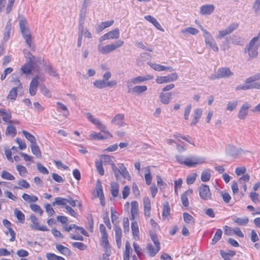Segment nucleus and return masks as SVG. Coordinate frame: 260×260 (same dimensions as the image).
<instances>
[{"instance_id":"nucleus-1","label":"nucleus","mask_w":260,"mask_h":260,"mask_svg":"<svg viewBox=\"0 0 260 260\" xmlns=\"http://www.w3.org/2000/svg\"><path fill=\"white\" fill-rule=\"evenodd\" d=\"M86 116L89 121L95 125L99 129L101 132H104L105 134V136H103L101 133L93 132L90 135L91 138L95 140H103L112 137V135L106 131V126L99 119L95 118L90 113H86Z\"/></svg>"},{"instance_id":"nucleus-2","label":"nucleus","mask_w":260,"mask_h":260,"mask_svg":"<svg viewBox=\"0 0 260 260\" xmlns=\"http://www.w3.org/2000/svg\"><path fill=\"white\" fill-rule=\"evenodd\" d=\"M177 161L188 167H195L197 165H201L205 162V158L203 157L190 155L187 156L177 155L176 156Z\"/></svg>"},{"instance_id":"nucleus-3","label":"nucleus","mask_w":260,"mask_h":260,"mask_svg":"<svg viewBox=\"0 0 260 260\" xmlns=\"http://www.w3.org/2000/svg\"><path fill=\"white\" fill-rule=\"evenodd\" d=\"M260 47V38H253L244 49V52L248 53L249 59L256 57L258 55V48Z\"/></svg>"},{"instance_id":"nucleus-4","label":"nucleus","mask_w":260,"mask_h":260,"mask_svg":"<svg viewBox=\"0 0 260 260\" xmlns=\"http://www.w3.org/2000/svg\"><path fill=\"white\" fill-rule=\"evenodd\" d=\"M20 29L23 35V37L29 48H31L32 46L31 36L29 30L27 27V22L25 18H21L19 21Z\"/></svg>"},{"instance_id":"nucleus-5","label":"nucleus","mask_w":260,"mask_h":260,"mask_svg":"<svg viewBox=\"0 0 260 260\" xmlns=\"http://www.w3.org/2000/svg\"><path fill=\"white\" fill-rule=\"evenodd\" d=\"M123 44L124 42L123 41L119 40L115 44H110L106 46H102L99 44L98 46V49L102 54H108L121 47Z\"/></svg>"},{"instance_id":"nucleus-6","label":"nucleus","mask_w":260,"mask_h":260,"mask_svg":"<svg viewBox=\"0 0 260 260\" xmlns=\"http://www.w3.org/2000/svg\"><path fill=\"white\" fill-rule=\"evenodd\" d=\"M259 80H260V73L247 78L245 80V84L237 86L236 90H246L252 89V82Z\"/></svg>"},{"instance_id":"nucleus-7","label":"nucleus","mask_w":260,"mask_h":260,"mask_svg":"<svg viewBox=\"0 0 260 260\" xmlns=\"http://www.w3.org/2000/svg\"><path fill=\"white\" fill-rule=\"evenodd\" d=\"M178 78L177 73L174 72L166 76H157L156 82L158 84H163L176 81Z\"/></svg>"},{"instance_id":"nucleus-8","label":"nucleus","mask_w":260,"mask_h":260,"mask_svg":"<svg viewBox=\"0 0 260 260\" xmlns=\"http://www.w3.org/2000/svg\"><path fill=\"white\" fill-rule=\"evenodd\" d=\"M233 75V73L231 71L229 68L224 67L219 68L213 79H220V78H228Z\"/></svg>"},{"instance_id":"nucleus-9","label":"nucleus","mask_w":260,"mask_h":260,"mask_svg":"<svg viewBox=\"0 0 260 260\" xmlns=\"http://www.w3.org/2000/svg\"><path fill=\"white\" fill-rule=\"evenodd\" d=\"M200 198L204 200H210L212 193L210 192L209 187L206 184H201L199 188Z\"/></svg>"},{"instance_id":"nucleus-10","label":"nucleus","mask_w":260,"mask_h":260,"mask_svg":"<svg viewBox=\"0 0 260 260\" xmlns=\"http://www.w3.org/2000/svg\"><path fill=\"white\" fill-rule=\"evenodd\" d=\"M85 16V14H81V19L79 25L78 35L81 36L82 37L83 36H84V37L89 39L92 37L91 34L87 28L84 27L83 24Z\"/></svg>"},{"instance_id":"nucleus-11","label":"nucleus","mask_w":260,"mask_h":260,"mask_svg":"<svg viewBox=\"0 0 260 260\" xmlns=\"http://www.w3.org/2000/svg\"><path fill=\"white\" fill-rule=\"evenodd\" d=\"M117 84L116 80H111L109 81H105L102 80H96L93 82V85L95 87L99 89H102L107 87H113Z\"/></svg>"},{"instance_id":"nucleus-12","label":"nucleus","mask_w":260,"mask_h":260,"mask_svg":"<svg viewBox=\"0 0 260 260\" xmlns=\"http://www.w3.org/2000/svg\"><path fill=\"white\" fill-rule=\"evenodd\" d=\"M143 205L145 217L148 219L150 216L151 210V201L148 197H145L143 199Z\"/></svg>"},{"instance_id":"nucleus-13","label":"nucleus","mask_w":260,"mask_h":260,"mask_svg":"<svg viewBox=\"0 0 260 260\" xmlns=\"http://www.w3.org/2000/svg\"><path fill=\"white\" fill-rule=\"evenodd\" d=\"M30 219L31 222L33 223L32 225H30V227L36 230H39L41 231H48L49 229L45 225L40 226L39 225V219L34 214L30 215Z\"/></svg>"},{"instance_id":"nucleus-14","label":"nucleus","mask_w":260,"mask_h":260,"mask_svg":"<svg viewBox=\"0 0 260 260\" xmlns=\"http://www.w3.org/2000/svg\"><path fill=\"white\" fill-rule=\"evenodd\" d=\"M250 105L247 102L243 103L239 108L238 113V117L241 120H244L246 118L248 114Z\"/></svg>"},{"instance_id":"nucleus-15","label":"nucleus","mask_w":260,"mask_h":260,"mask_svg":"<svg viewBox=\"0 0 260 260\" xmlns=\"http://www.w3.org/2000/svg\"><path fill=\"white\" fill-rule=\"evenodd\" d=\"M204 37L205 38L206 45L207 46H209V47L214 51L218 52V47H217L214 38L212 37L210 33H209L207 35L204 36Z\"/></svg>"},{"instance_id":"nucleus-16","label":"nucleus","mask_w":260,"mask_h":260,"mask_svg":"<svg viewBox=\"0 0 260 260\" xmlns=\"http://www.w3.org/2000/svg\"><path fill=\"white\" fill-rule=\"evenodd\" d=\"M131 217L132 220H135V219L139 217V204L137 201H134L131 203Z\"/></svg>"},{"instance_id":"nucleus-17","label":"nucleus","mask_w":260,"mask_h":260,"mask_svg":"<svg viewBox=\"0 0 260 260\" xmlns=\"http://www.w3.org/2000/svg\"><path fill=\"white\" fill-rule=\"evenodd\" d=\"M39 77L38 75H37L32 79L30 83L29 92L31 96L35 95L37 93L39 85Z\"/></svg>"},{"instance_id":"nucleus-18","label":"nucleus","mask_w":260,"mask_h":260,"mask_svg":"<svg viewBox=\"0 0 260 260\" xmlns=\"http://www.w3.org/2000/svg\"><path fill=\"white\" fill-rule=\"evenodd\" d=\"M124 115L123 114H117L112 119L111 123L119 127L124 126L125 123L124 122Z\"/></svg>"},{"instance_id":"nucleus-19","label":"nucleus","mask_w":260,"mask_h":260,"mask_svg":"<svg viewBox=\"0 0 260 260\" xmlns=\"http://www.w3.org/2000/svg\"><path fill=\"white\" fill-rule=\"evenodd\" d=\"M225 151L227 155L232 157H236L240 153L241 149L237 148L233 145H229L226 146Z\"/></svg>"},{"instance_id":"nucleus-20","label":"nucleus","mask_w":260,"mask_h":260,"mask_svg":"<svg viewBox=\"0 0 260 260\" xmlns=\"http://www.w3.org/2000/svg\"><path fill=\"white\" fill-rule=\"evenodd\" d=\"M22 89H18V88L13 87L9 91L7 99L13 103L16 99L18 95V92L21 91Z\"/></svg>"},{"instance_id":"nucleus-21","label":"nucleus","mask_w":260,"mask_h":260,"mask_svg":"<svg viewBox=\"0 0 260 260\" xmlns=\"http://www.w3.org/2000/svg\"><path fill=\"white\" fill-rule=\"evenodd\" d=\"M215 9L213 5H205L201 7L200 13L202 15H210Z\"/></svg>"},{"instance_id":"nucleus-22","label":"nucleus","mask_w":260,"mask_h":260,"mask_svg":"<svg viewBox=\"0 0 260 260\" xmlns=\"http://www.w3.org/2000/svg\"><path fill=\"white\" fill-rule=\"evenodd\" d=\"M172 98V93H165L161 92L159 94L160 101L164 104L167 105L170 103Z\"/></svg>"},{"instance_id":"nucleus-23","label":"nucleus","mask_w":260,"mask_h":260,"mask_svg":"<svg viewBox=\"0 0 260 260\" xmlns=\"http://www.w3.org/2000/svg\"><path fill=\"white\" fill-rule=\"evenodd\" d=\"M144 82L143 77L139 76L131 79L127 82V86L128 88V92H130L131 87L134 84H137Z\"/></svg>"},{"instance_id":"nucleus-24","label":"nucleus","mask_w":260,"mask_h":260,"mask_svg":"<svg viewBox=\"0 0 260 260\" xmlns=\"http://www.w3.org/2000/svg\"><path fill=\"white\" fill-rule=\"evenodd\" d=\"M232 220L237 225L240 226L245 225L249 222V218L247 217H238L236 216L232 217Z\"/></svg>"},{"instance_id":"nucleus-25","label":"nucleus","mask_w":260,"mask_h":260,"mask_svg":"<svg viewBox=\"0 0 260 260\" xmlns=\"http://www.w3.org/2000/svg\"><path fill=\"white\" fill-rule=\"evenodd\" d=\"M12 20L9 19L7 22L6 27L4 33V40L7 41L9 39L10 35L12 32Z\"/></svg>"},{"instance_id":"nucleus-26","label":"nucleus","mask_w":260,"mask_h":260,"mask_svg":"<svg viewBox=\"0 0 260 260\" xmlns=\"http://www.w3.org/2000/svg\"><path fill=\"white\" fill-rule=\"evenodd\" d=\"M144 18L149 22L152 23L153 25L158 30L164 31V30L157 21V20L153 17L150 15H147L144 16Z\"/></svg>"},{"instance_id":"nucleus-27","label":"nucleus","mask_w":260,"mask_h":260,"mask_svg":"<svg viewBox=\"0 0 260 260\" xmlns=\"http://www.w3.org/2000/svg\"><path fill=\"white\" fill-rule=\"evenodd\" d=\"M202 112V110L200 108H197L194 110L193 119L190 123V125H194L198 123L201 117Z\"/></svg>"},{"instance_id":"nucleus-28","label":"nucleus","mask_w":260,"mask_h":260,"mask_svg":"<svg viewBox=\"0 0 260 260\" xmlns=\"http://www.w3.org/2000/svg\"><path fill=\"white\" fill-rule=\"evenodd\" d=\"M17 183L18 185V186H13V189H27L28 188L30 187L29 183L26 181V180L20 179H19L17 181Z\"/></svg>"},{"instance_id":"nucleus-29","label":"nucleus","mask_w":260,"mask_h":260,"mask_svg":"<svg viewBox=\"0 0 260 260\" xmlns=\"http://www.w3.org/2000/svg\"><path fill=\"white\" fill-rule=\"evenodd\" d=\"M147 249L149 255L154 256L159 250L160 246H155V245L153 246L151 244L148 243Z\"/></svg>"},{"instance_id":"nucleus-30","label":"nucleus","mask_w":260,"mask_h":260,"mask_svg":"<svg viewBox=\"0 0 260 260\" xmlns=\"http://www.w3.org/2000/svg\"><path fill=\"white\" fill-rule=\"evenodd\" d=\"M11 82L14 83L15 88L22 89L23 87L18 77L15 74H12L11 75Z\"/></svg>"},{"instance_id":"nucleus-31","label":"nucleus","mask_w":260,"mask_h":260,"mask_svg":"<svg viewBox=\"0 0 260 260\" xmlns=\"http://www.w3.org/2000/svg\"><path fill=\"white\" fill-rule=\"evenodd\" d=\"M131 228L133 237L135 239H137L139 238V230L138 224L137 221H134L131 223Z\"/></svg>"},{"instance_id":"nucleus-32","label":"nucleus","mask_w":260,"mask_h":260,"mask_svg":"<svg viewBox=\"0 0 260 260\" xmlns=\"http://www.w3.org/2000/svg\"><path fill=\"white\" fill-rule=\"evenodd\" d=\"M132 252V249L129 242L126 241L125 246V251L123 254V260H129V255Z\"/></svg>"},{"instance_id":"nucleus-33","label":"nucleus","mask_w":260,"mask_h":260,"mask_svg":"<svg viewBox=\"0 0 260 260\" xmlns=\"http://www.w3.org/2000/svg\"><path fill=\"white\" fill-rule=\"evenodd\" d=\"M224 229L225 230V234H229L228 231H233V233L237 235L239 237H243L244 234L242 233L241 231L239 228H236L232 229L227 225L224 226Z\"/></svg>"},{"instance_id":"nucleus-34","label":"nucleus","mask_w":260,"mask_h":260,"mask_svg":"<svg viewBox=\"0 0 260 260\" xmlns=\"http://www.w3.org/2000/svg\"><path fill=\"white\" fill-rule=\"evenodd\" d=\"M56 248L62 254L65 255H70L71 254V250L68 248L61 244H57L56 245Z\"/></svg>"},{"instance_id":"nucleus-35","label":"nucleus","mask_w":260,"mask_h":260,"mask_svg":"<svg viewBox=\"0 0 260 260\" xmlns=\"http://www.w3.org/2000/svg\"><path fill=\"white\" fill-rule=\"evenodd\" d=\"M120 175L122 176L124 179H127V180H131V177L126 168L122 164H120Z\"/></svg>"},{"instance_id":"nucleus-36","label":"nucleus","mask_w":260,"mask_h":260,"mask_svg":"<svg viewBox=\"0 0 260 260\" xmlns=\"http://www.w3.org/2000/svg\"><path fill=\"white\" fill-rule=\"evenodd\" d=\"M57 110L58 112H62V111H64L65 112L63 113V115L66 117H68L69 114V111L66 105H64L63 104L61 103V102H57Z\"/></svg>"},{"instance_id":"nucleus-37","label":"nucleus","mask_w":260,"mask_h":260,"mask_svg":"<svg viewBox=\"0 0 260 260\" xmlns=\"http://www.w3.org/2000/svg\"><path fill=\"white\" fill-rule=\"evenodd\" d=\"M119 185L116 182H112L111 184V192L114 197H117L119 194Z\"/></svg>"},{"instance_id":"nucleus-38","label":"nucleus","mask_w":260,"mask_h":260,"mask_svg":"<svg viewBox=\"0 0 260 260\" xmlns=\"http://www.w3.org/2000/svg\"><path fill=\"white\" fill-rule=\"evenodd\" d=\"M30 148L34 155H36L38 157H41V151L37 143L31 144Z\"/></svg>"},{"instance_id":"nucleus-39","label":"nucleus","mask_w":260,"mask_h":260,"mask_svg":"<svg viewBox=\"0 0 260 260\" xmlns=\"http://www.w3.org/2000/svg\"><path fill=\"white\" fill-rule=\"evenodd\" d=\"M211 174L209 169H206L202 172L201 179L203 182H207L210 180Z\"/></svg>"},{"instance_id":"nucleus-40","label":"nucleus","mask_w":260,"mask_h":260,"mask_svg":"<svg viewBox=\"0 0 260 260\" xmlns=\"http://www.w3.org/2000/svg\"><path fill=\"white\" fill-rule=\"evenodd\" d=\"M22 199L28 203L36 202L38 200L37 196L34 195H29L26 193H23L22 196Z\"/></svg>"},{"instance_id":"nucleus-41","label":"nucleus","mask_w":260,"mask_h":260,"mask_svg":"<svg viewBox=\"0 0 260 260\" xmlns=\"http://www.w3.org/2000/svg\"><path fill=\"white\" fill-rule=\"evenodd\" d=\"M32 69V62L27 61L21 67V70L24 74H29Z\"/></svg>"},{"instance_id":"nucleus-42","label":"nucleus","mask_w":260,"mask_h":260,"mask_svg":"<svg viewBox=\"0 0 260 260\" xmlns=\"http://www.w3.org/2000/svg\"><path fill=\"white\" fill-rule=\"evenodd\" d=\"M145 179L147 185H150L152 182V176L149 167H147L145 169Z\"/></svg>"},{"instance_id":"nucleus-43","label":"nucleus","mask_w":260,"mask_h":260,"mask_svg":"<svg viewBox=\"0 0 260 260\" xmlns=\"http://www.w3.org/2000/svg\"><path fill=\"white\" fill-rule=\"evenodd\" d=\"M238 101H229L226 105V110L230 112H232L235 110L238 106Z\"/></svg>"},{"instance_id":"nucleus-44","label":"nucleus","mask_w":260,"mask_h":260,"mask_svg":"<svg viewBox=\"0 0 260 260\" xmlns=\"http://www.w3.org/2000/svg\"><path fill=\"white\" fill-rule=\"evenodd\" d=\"M135 93H141L147 90V87L146 85H137L134 87H131V90Z\"/></svg>"},{"instance_id":"nucleus-45","label":"nucleus","mask_w":260,"mask_h":260,"mask_svg":"<svg viewBox=\"0 0 260 260\" xmlns=\"http://www.w3.org/2000/svg\"><path fill=\"white\" fill-rule=\"evenodd\" d=\"M68 203L67 199L62 198L61 197H57L54 199V201L52 203V205H55L65 206Z\"/></svg>"},{"instance_id":"nucleus-46","label":"nucleus","mask_w":260,"mask_h":260,"mask_svg":"<svg viewBox=\"0 0 260 260\" xmlns=\"http://www.w3.org/2000/svg\"><path fill=\"white\" fill-rule=\"evenodd\" d=\"M110 40L118 39L119 37L120 31L118 28H115L107 32Z\"/></svg>"},{"instance_id":"nucleus-47","label":"nucleus","mask_w":260,"mask_h":260,"mask_svg":"<svg viewBox=\"0 0 260 260\" xmlns=\"http://www.w3.org/2000/svg\"><path fill=\"white\" fill-rule=\"evenodd\" d=\"M112 169L114 174L115 178L118 180L120 178V164L118 165V167H116L114 162L112 163Z\"/></svg>"},{"instance_id":"nucleus-48","label":"nucleus","mask_w":260,"mask_h":260,"mask_svg":"<svg viewBox=\"0 0 260 260\" xmlns=\"http://www.w3.org/2000/svg\"><path fill=\"white\" fill-rule=\"evenodd\" d=\"M22 133L25 137L31 143V144L37 143V140L32 135L25 131H22Z\"/></svg>"},{"instance_id":"nucleus-49","label":"nucleus","mask_w":260,"mask_h":260,"mask_svg":"<svg viewBox=\"0 0 260 260\" xmlns=\"http://www.w3.org/2000/svg\"><path fill=\"white\" fill-rule=\"evenodd\" d=\"M113 158V157L111 156L103 155L101 156V160L100 161L102 162V164H109L112 166V163L114 162L112 160Z\"/></svg>"},{"instance_id":"nucleus-50","label":"nucleus","mask_w":260,"mask_h":260,"mask_svg":"<svg viewBox=\"0 0 260 260\" xmlns=\"http://www.w3.org/2000/svg\"><path fill=\"white\" fill-rule=\"evenodd\" d=\"M16 169L20 176L24 177L26 176L27 170L25 167L18 165L16 166Z\"/></svg>"},{"instance_id":"nucleus-51","label":"nucleus","mask_w":260,"mask_h":260,"mask_svg":"<svg viewBox=\"0 0 260 260\" xmlns=\"http://www.w3.org/2000/svg\"><path fill=\"white\" fill-rule=\"evenodd\" d=\"M181 32L183 34L188 33L192 35H194L199 32V30L194 27H188L182 29Z\"/></svg>"},{"instance_id":"nucleus-52","label":"nucleus","mask_w":260,"mask_h":260,"mask_svg":"<svg viewBox=\"0 0 260 260\" xmlns=\"http://www.w3.org/2000/svg\"><path fill=\"white\" fill-rule=\"evenodd\" d=\"M222 234V231L221 229H218L215 233V234L212 239V244H215L217 241H218L221 237Z\"/></svg>"},{"instance_id":"nucleus-53","label":"nucleus","mask_w":260,"mask_h":260,"mask_svg":"<svg viewBox=\"0 0 260 260\" xmlns=\"http://www.w3.org/2000/svg\"><path fill=\"white\" fill-rule=\"evenodd\" d=\"M1 177L3 179L12 181L15 179V177L6 171H3L1 173Z\"/></svg>"},{"instance_id":"nucleus-54","label":"nucleus","mask_w":260,"mask_h":260,"mask_svg":"<svg viewBox=\"0 0 260 260\" xmlns=\"http://www.w3.org/2000/svg\"><path fill=\"white\" fill-rule=\"evenodd\" d=\"M170 208L168 202L164 203L163 206V211L162 216L164 218H167L170 214Z\"/></svg>"},{"instance_id":"nucleus-55","label":"nucleus","mask_w":260,"mask_h":260,"mask_svg":"<svg viewBox=\"0 0 260 260\" xmlns=\"http://www.w3.org/2000/svg\"><path fill=\"white\" fill-rule=\"evenodd\" d=\"M15 215L16 216L18 220L21 223L24 222L25 220V216L24 214L20 211L15 209L14 210Z\"/></svg>"},{"instance_id":"nucleus-56","label":"nucleus","mask_w":260,"mask_h":260,"mask_svg":"<svg viewBox=\"0 0 260 260\" xmlns=\"http://www.w3.org/2000/svg\"><path fill=\"white\" fill-rule=\"evenodd\" d=\"M6 135H10L14 137L16 134V130L15 127L12 125H8L6 129Z\"/></svg>"},{"instance_id":"nucleus-57","label":"nucleus","mask_w":260,"mask_h":260,"mask_svg":"<svg viewBox=\"0 0 260 260\" xmlns=\"http://www.w3.org/2000/svg\"><path fill=\"white\" fill-rule=\"evenodd\" d=\"M183 217L184 221L187 223L194 222V218L187 213H184L183 214Z\"/></svg>"},{"instance_id":"nucleus-58","label":"nucleus","mask_w":260,"mask_h":260,"mask_svg":"<svg viewBox=\"0 0 260 260\" xmlns=\"http://www.w3.org/2000/svg\"><path fill=\"white\" fill-rule=\"evenodd\" d=\"M250 176L248 174H244L243 176L239 178V183L241 185L246 184V183L249 181Z\"/></svg>"},{"instance_id":"nucleus-59","label":"nucleus","mask_w":260,"mask_h":260,"mask_svg":"<svg viewBox=\"0 0 260 260\" xmlns=\"http://www.w3.org/2000/svg\"><path fill=\"white\" fill-rule=\"evenodd\" d=\"M30 208L34 212L38 213L40 215H42L43 212L40 206L37 204H31Z\"/></svg>"},{"instance_id":"nucleus-60","label":"nucleus","mask_w":260,"mask_h":260,"mask_svg":"<svg viewBox=\"0 0 260 260\" xmlns=\"http://www.w3.org/2000/svg\"><path fill=\"white\" fill-rule=\"evenodd\" d=\"M95 166L99 173L101 175H104L105 171L103 167L102 162H100V161H96Z\"/></svg>"},{"instance_id":"nucleus-61","label":"nucleus","mask_w":260,"mask_h":260,"mask_svg":"<svg viewBox=\"0 0 260 260\" xmlns=\"http://www.w3.org/2000/svg\"><path fill=\"white\" fill-rule=\"evenodd\" d=\"M192 108V106L191 104H189L186 106L184 109V118L185 120H188L189 119V116Z\"/></svg>"},{"instance_id":"nucleus-62","label":"nucleus","mask_w":260,"mask_h":260,"mask_svg":"<svg viewBox=\"0 0 260 260\" xmlns=\"http://www.w3.org/2000/svg\"><path fill=\"white\" fill-rule=\"evenodd\" d=\"M197 174L193 173L188 175L186 178V183L187 184H191L193 183L196 179Z\"/></svg>"},{"instance_id":"nucleus-63","label":"nucleus","mask_w":260,"mask_h":260,"mask_svg":"<svg viewBox=\"0 0 260 260\" xmlns=\"http://www.w3.org/2000/svg\"><path fill=\"white\" fill-rule=\"evenodd\" d=\"M252 8L256 14H260V0H255L253 4Z\"/></svg>"},{"instance_id":"nucleus-64","label":"nucleus","mask_w":260,"mask_h":260,"mask_svg":"<svg viewBox=\"0 0 260 260\" xmlns=\"http://www.w3.org/2000/svg\"><path fill=\"white\" fill-rule=\"evenodd\" d=\"M68 203H69L72 207H75L76 206L80 207L81 206V203L78 200H73L72 198L69 197L67 199Z\"/></svg>"}]
</instances>
